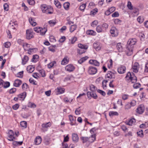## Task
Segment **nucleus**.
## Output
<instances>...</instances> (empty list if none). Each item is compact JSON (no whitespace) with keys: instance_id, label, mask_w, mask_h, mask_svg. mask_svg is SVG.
<instances>
[{"instance_id":"obj_1","label":"nucleus","mask_w":148,"mask_h":148,"mask_svg":"<svg viewBox=\"0 0 148 148\" xmlns=\"http://www.w3.org/2000/svg\"><path fill=\"white\" fill-rule=\"evenodd\" d=\"M137 42L136 38H130L128 41L126 53L128 56H130L132 54L134 45Z\"/></svg>"},{"instance_id":"obj_2","label":"nucleus","mask_w":148,"mask_h":148,"mask_svg":"<svg viewBox=\"0 0 148 148\" xmlns=\"http://www.w3.org/2000/svg\"><path fill=\"white\" fill-rule=\"evenodd\" d=\"M125 79L127 82H131L132 83H135L137 81V77L133 73H131L130 72H128L127 74Z\"/></svg>"},{"instance_id":"obj_3","label":"nucleus","mask_w":148,"mask_h":148,"mask_svg":"<svg viewBox=\"0 0 148 148\" xmlns=\"http://www.w3.org/2000/svg\"><path fill=\"white\" fill-rule=\"evenodd\" d=\"M41 9L42 12L46 14H51L53 11L51 7L45 4L41 6Z\"/></svg>"},{"instance_id":"obj_4","label":"nucleus","mask_w":148,"mask_h":148,"mask_svg":"<svg viewBox=\"0 0 148 148\" xmlns=\"http://www.w3.org/2000/svg\"><path fill=\"white\" fill-rule=\"evenodd\" d=\"M19 132H14L13 130H9L8 139L10 141H13L15 138V136H17Z\"/></svg>"},{"instance_id":"obj_5","label":"nucleus","mask_w":148,"mask_h":148,"mask_svg":"<svg viewBox=\"0 0 148 148\" xmlns=\"http://www.w3.org/2000/svg\"><path fill=\"white\" fill-rule=\"evenodd\" d=\"M96 130H90V132L91 134L93 133L92 134L91 136L88 138V142L90 144V143L93 142L96 140V134L95 132Z\"/></svg>"},{"instance_id":"obj_6","label":"nucleus","mask_w":148,"mask_h":148,"mask_svg":"<svg viewBox=\"0 0 148 148\" xmlns=\"http://www.w3.org/2000/svg\"><path fill=\"white\" fill-rule=\"evenodd\" d=\"M34 37V32L31 29H27L26 31V38L30 39Z\"/></svg>"},{"instance_id":"obj_7","label":"nucleus","mask_w":148,"mask_h":148,"mask_svg":"<svg viewBox=\"0 0 148 148\" xmlns=\"http://www.w3.org/2000/svg\"><path fill=\"white\" fill-rule=\"evenodd\" d=\"M140 65L138 62H135L133 64L132 69L133 71L135 73H137L139 69Z\"/></svg>"},{"instance_id":"obj_8","label":"nucleus","mask_w":148,"mask_h":148,"mask_svg":"<svg viewBox=\"0 0 148 148\" xmlns=\"http://www.w3.org/2000/svg\"><path fill=\"white\" fill-rule=\"evenodd\" d=\"M110 32L112 36L115 37L118 36V30L115 27H111Z\"/></svg>"},{"instance_id":"obj_9","label":"nucleus","mask_w":148,"mask_h":148,"mask_svg":"<svg viewBox=\"0 0 148 148\" xmlns=\"http://www.w3.org/2000/svg\"><path fill=\"white\" fill-rule=\"evenodd\" d=\"M136 110L137 113L139 114H142L144 111L145 107L143 105H140L138 106Z\"/></svg>"},{"instance_id":"obj_10","label":"nucleus","mask_w":148,"mask_h":148,"mask_svg":"<svg viewBox=\"0 0 148 148\" xmlns=\"http://www.w3.org/2000/svg\"><path fill=\"white\" fill-rule=\"evenodd\" d=\"M75 68L74 66L71 64L66 65L65 67V70L66 71L70 72L73 71L75 70Z\"/></svg>"},{"instance_id":"obj_11","label":"nucleus","mask_w":148,"mask_h":148,"mask_svg":"<svg viewBox=\"0 0 148 148\" xmlns=\"http://www.w3.org/2000/svg\"><path fill=\"white\" fill-rule=\"evenodd\" d=\"M97 71L96 68L92 66H90L88 70V73L90 75H94L96 73Z\"/></svg>"},{"instance_id":"obj_12","label":"nucleus","mask_w":148,"mask_h":148,"mask_svg":"<svg viewBox=\"0 0 148 148\" xmlns=\"http://www.w3.org/2000/svg\"><path fill=\"white\" fill-rule=\"evenodd\" d=\"M94 91L88 92L87 93V95L88 98H91V97L93 98L94 99H97V96Z\"/></svg>"},{"instance_id":"obj_13","label":"nucleus","mask_w":148,"mask_h":148,"mask_svg":"<svg viewBox=\"0 0 148 148\" xmlns=\"http://www.w3.org/2000/svg\"><path fill=\"white\" fill-rule=\"evenodd\" d=\"M126 69V67L125 66L121 65L118 68L117 71L119 74H123L125 72Z\"/></svg>"},{"instance_id":"obj_14","label":"nucleus","mask_w":148,"mask_h":148,"mask_svg":"<svg viewBox=\"0 0 148 148\" xmlns=\"http://www.w3.org/2000/svg\"><path fill=\"white\" fill-rule=\"evenodd\" d=\"M115 10V8L112 7L106 10L105 12V14L107 16L109 15L110 14L113 12Z\"/></svg>"},{"instance_id":"obj_15","label":"nucleus","mask_w":148,"mask_h":148,"mask_svg":"<svg viewBox=\"0 0 148 148\" xmlns=\"http://www.w3.org/2000/svg\"><path fill=\"white\" fill-rule=\"evenodd\" d=\"M106 78L111 79L115 78V74L111 71H108L106 76Z\"/></svg>"},{"instance_id":"obj_16","label":"nucleus","mask_w":148,"mask_h":148,"mask_svg":"<svg viewBox=\"0 0 148 148\" xmlns=\"http://www.w3.org/2000/svg\"><path fill=\"white\" fill-rule=\"evenodd\" d=\"M69 119L71 122L70 124L71 125H73L75 124V117H73L71 115L69 116Z\"/></svg>"},{"instance_id":"obj_17","label":"nucleus","mask_w":148,"mask_h":148,"mask_svg":"<svg viewBox=\"0 0 148 148\" xmlns=\"http://www.w3.org/2000/svg\"><path fill=\"white\" fill-rule=\"evenodd\" d=\"M135 122V120L134 118H132L129 119L128 121H126L125 123L127 125L131 126L134 124Z\"/></svg>"},{"instance_id":"obj_18","label":"nucleus","mask_w":148,"mask_h":148,"mask_svg":"<svg viewBox=\"0 0 148 148\" xmlns=\"http://www.w3.org/2000/svg\"><path fill=\"white\" fill-rule=\"evenodd\" d=\"M26 95V93L25 92H24L21 93V94L18 95V97L21 100H23L25 99Z\"/></svg>"},{"instance_id":"obj_19","label":"nucleus","mask_w":148,"mask_h":148,"mask_svg":"<svg viewBox=\"0 0 148 148\" xmlns=\"http://www.w3.org/2000/svg\"><path fill=\"white\" fill-rule=\"evenodd\" d=\"M22 81L19 79H16L14 83V85L16 87H19L22 83Z\"/></svg>"},{"instance_id":"obj_20","label":"nucleus","mask_w":148,"mask_h":148,"mask_svg":"<svg viewBox=\"0 0 148 148\" xmlns=\"http://www.w3.org/2000/svg\"><path fill=\"white\" fill-rule=\"evenodd\" d=\"M69 61V58L67 56H65L62 60L61 64L64 65L68 63Z\"/></svg>"},{"instance_id":"obj_21","label":"nucleus","mask_w":148,"mask_h":148,"mask_svg":"<svg viewBox=\"0 0 148 148\" xmlns=\"http://www.w3.org/2000/svg\"><path fill=\"white\" fill-rule=\"evenodd\" d=\"M42 141V138L39 136H37L34 140V143L36 145H38L40 144Z\"/></svg>"},{"instance_id":"obj_22","label":"nucleus","mask_w":148,"mask_h":148,"mask_svg":"<svg viewBox=\"0 0 148 148\" xmlns=\"http://www.w3.org/2000/svg\"><path fill=\"white\" fill-rule=\"evenodd\" d=\"M116 48L119 52H121L123 51V47L121 43L117 44Z\"/></svg>"},{"instance_id":"obj_23","label":"nucleus","mask_w":148,"mask_h":148,"mask_svg":"<svg viewBox=\"0 0 148 148\" xmlns=\"http://www.w3.org/2000/svg\"><path fill=\"white\" fill-rule=\"evenodd\" d=\"M89 63L95 66H99V62L96 60H90L89 61Z\"/></svg>"},{"instance_id":"obj_24","label":"nucleus","mask_w":148,"mask_h":148,"mask_svg":"<svg viewBox=\"0 0 148 148\" xmlns=\"http://www.w3.org/2000/svg\"><path fill=\"white\" fill-rule=\"evenodd\" d=\"M78 137L77 134H72V139L73 141L76 142L78 140Z\"/></svg>"},{"instance_id":"obj_25","label":"nucleus","mask_w":148,"mask_h":148,"mask_svg":"<svg viewBox=\"0 0 148 148\" xmlns=\"http://www.w3.org/2000/svg\"><path fill=\"white\" fill-rule=\"evenodd\" d=\"M29 58L27 56H25L22 59V64L23 65L25 64L28 61Z\"/></svg>"},{"instance_id":"obj_26","label":"nucleus","mask_w":148,"mask_h":148,"mask_svg":"<svg viewBox=\"0 0 148 148\" xmlns=\"http://www.w3.org/2000/svg\"><path fill=\"white\" fill-rule=\"evenodd\" d=\"M47 31V29L46 27H44L43 28H42L41 27L40 30V34L42 36L44 35Z\"/></svg>"},{"instance_id":"obj_27","label":"nucleus","mask_w":148,"mask_h":148,"mask_svg":"<svg viewBox=\"0 0 148 148\" xmlns=\"http://www.w3.org/2000/svg\"><path fill=\"white\" fill-rule=\"evenodd\" d=\"M27 71L29 73H32L34 70V67L32 66H29L27 68Z\"/></svg>"},{"instance_id":"obj_28","label":"nucleus","mask_w":148,"mask_h":148,"mask_svg":"<svg viewBox=\"0 0 148 148\" xmlns=\"http://www.w3.org/2000/svg\"><path fill=\"white\" fill-rule=\"evenodd\" d=\"M96 30L97 32L98 33L104 32L101 25H99L97 26L96 27Z\"/></svg>"},{"instance_id":"obj_29","label":"nucleus","mask_w":148,"mask_h":148,"mask_svg":"<svg viewBox=\"0 0 148 148\" xmlns=\"http://www.w3.org/2000/svg\"><path fill=\"white\" fill-rule=\"evenodd\" d=\"M81 139L82 140L83 143H86L89 145L90 144L88 142V138L87 137H81Z\"/></svg>"},{"instance_id":"obj_30","label":"nucleus","mask_w":148,"mask_h":148,"mask_svg":"<svg viewBox=\"0 0 148 148\" xmlns=\"http://www.w3.org/2000/svg\"><path fill=\"white\" fill-rule=\"evenodd\" d=\"M93 47L96 50H99L101 49L99 43L98 42L94 43L93 44Z\"/></svg>"},{"instance_id":"obj_31","label":"nucleus","mask_w":148,"mask_h":148,"mask_svg":"<svg viewBox=\"0 0 148 148\" xmlns=\"http://www.w3.org/2000/svg\"><path fill=\"white\" fill-rule=\"evenodd\" d=\"M22 46L25 50L27 51L29 49L30 45L27 43H23Z\"/></svg>"},{"instance_id":"obj_32","label":"nucleus","mask_w":148,"mask_h":148,"mask_svg":"<svg viewBox=\"0 0 148 148\" xmlns=\"http://www.w3.org/2000/svg\"><path fill=\"white\" fill-rule=\"evenodd\" d=\"M78 46L80 48L85 50L87 49L88 47V45H82L81 43L78 44Z\"/></svg>"},{"instance_id":"obj_33","label":"nucleus","mask_w":148,"mask_h":148,"mask_svg":"<svg viewBox=\"0 0 148 148\" xmlns=\"http://www.w3.org/2000/svg\"><path fill=\"white\" fill-rule=\"evenodd\" d=\"M64 88L60 87L58 88L57 89V92L58 94H61L64 92Z\"/></svg>"},{"instance_id":"obj_34","label":"nucleus","mask_w":148,"mask_h":148,"mask_svg":"<svg viewBox=\"0 0 148 148\" xmlns=\"http://www.w3.org/2000/svg\"><path fill=\"white\" fill-rule=\"evenodd\" d=\"M140 128L142 129H146L148 128V123H145L140 125L139 126Z\"/></svg>"},{"instance_id":"obj_35","label":"nucleus","mask_w":148,"mask_h":148,"mask_svg":"<svg viewBox=\"0 0 148 148\" xmlns=\"http://www.w3.org/2000/svg\"><path fill=\"white\" fill-rule=\"evenodd\" d=\"M42 127L44 128H47L48 127H50L51 126V123L50 122H49L45 124L43 123L42 124Z\"/></svg>"},{"instance_id":"obj_36","label":"nucleus","mask_w":148,"mask_h":148,"mask_svg":"<svg viewBox=\"0 0 148 148\" xmlns=\"http://www.w3.org/2000/svg\"><path fill=\"white\" fill-rule=\"evenodd\" d=\"M54 3L56 6L58 8H60L61 7V4L58 0H55Z\"/></svg>"},{"instance_id":"obj_37","label":"nucleus","mask_w":148,"mask_h":148,"mask_svg":"<svg viewBox=\"0 0 148 148\" xmlns=\"http://www.w3.org/2000/svg\"><path fill=\"white\" fill-rule=\"evenodd\" d=\"M29 20L30 23L32 26H35L36 25V22L34 21L32 18H29Z\"/></svg>"},{"instance_id":"obj_38","label":"nucleus","mask_w":148,"mask_h":148,"mask_svg":"<svg viewBox=\"0 0 148 148\" xmlns=\"http://www.w3.org/2000/svg\"><path fill=\"white\" fill-rule=\"evenodd\" d=\"M109 114L110 117H112L114 116L118 115L119 113L116 112L110 111L109 112Z\"/></svg>"},{"instance_id":"obj_39","label":"nucleus","mask_w":148,"mask_h":148,"mask_svg":"<svg viewBox=\"0 0 148 148\" xmlns=\"http://www.w3.org/2000/svg\"><path fill=\"white\" fill-rule=\"evenodd\" d=\"M88 57L87 56H86L85 57H83L80 59L78 61V62L80 64H82L88 58Z\"/></svg>"},{"instance_id":"obj_40","label":"nucleus","mask_w":148,"mask_h":148,"mask_svg":"<svg viewBox=\"0 0 148 148\" xmlns=\"http://www.w3.org/2000/svg\"><path fill=\"white\" fill-rule=\"evenodd\" d=\"M56 62L55 61H53L48 64V67L50 69L53 66H56Z\"/></svg>"},{"instance_id":"obj_41","label":"nucleus","mask_w":148,"mask_h":148,"mask_svg":"<svg viewBox=\"0 0 148 148\" xmlns=\"http://www.w3.org/2000/svg\"><path fill=\"white\" fill-rule=\"evenodd\" d=\"M27 106L31 108H34L36 107V106L34 103L29 102L28 103Z\"/></svg>"},{"instance_id":"obj_42","label":"nucleus","mask_w":148,"mask_h":148,"mask_svg":"<svg viewBox=\"0 0 148 148\" xmlns=\"http://www.w3.org/2000/svg\"><path fill=\"white\" fill-rule=\"evenodd\" d=\"M86 33L88 34L89 35L94 36L96 34V32L93 30H88Z\"/></svg>"},{"instance_id":"obj_43","label":"nucleus","mask_w":148,"mask_h":148,"mask_svg":"<svg viewBox=\"0 0 148 148\" xmlns=\"http://www.w3.org/2000/svg\"><path fill=\"white\" fill-rule=\"evenodd\" d=\"M77 27L76 25H71L70 27V31L71 32H73Z\"/></svg>"},{"instance_id":"obj_44","label":"nucleus","mask_w":148,"mask_h":148,"mask_svg":"<svg viewBox=\"0 0 148 148\" xmlns=\"http://www.w3.org/2000/svg\"><path fill=\"white\" fill-rule=\"evenodd\" d=\"M69 2H66L63 4V7L66 10H68L69 9Z\"/></svg>"},{"instance_id":"obj_45","label":"nucleus","mask_w":148,"mask_h":148,"mask_svg":"<svg viewBox=\"0 0 148 148\" xmlns=\"http://www.w3.org/2000/svg\"><path fill=\"white\" fill-rule=\"evenodd\" d=\"M39 58V56L37 55H33V58L32 60V61L33 62H36Z\"/></svg>"},{"instance_id":"obj_46","label":"nucleus","mask_w":148,"mask_h":148,"mask_svg":"<svg viewBox=\"0 0 148 148\" xmlns=\"http://www.w3.org/2000/svg\"><path fill=\"white\" fill-rule=\"evenodd\" d=\"M23 71H22L18 73L16 75V76L20 78H22L23 76Z\"/></svg>"},{"instance_id":"obj_47","label":"nucleus","mask_w":148,"mask_h":148,"mask_svg":"<svg viewBox=\"0 0 148 148\" xmlns=\"http://www.w3.org/2000/svg\"><path fill=\"white\" fill-rule=\"evenodd\" d=\"M22 89L24 90H25L28 88V85L26 83H23L22 86Z\"/></svg>"},{"instance_id":"obj_48","label":"nucleus","mask_w":148,"mask_h":148,"mask_svg":"<svg viewBox=\"0 0 148 148\" xmlns=\"http://www.w3.org/2000/svg\"><path fill=\"white\" fill-rule=\"evenodd\" d=\"M144 20V18L143 17L139 16L138 17L137 19L138 21L140 23H142L143 21Z\"/></svg>"},{"instance_id":"obj_49","label":"nucleus","mask_w":148,"mask_h":148,"mask_svg":"<svg viewBox=\"0 0 148 148\" xmlns=\"http://www.w3.org/2000/svg\"><path fill=\"white\" fill-rule=\"evenodd\" d=\"M101 25L104 32L108 28V25L106 23H103Z\"/></svg>"},{"instance_id":"obj_50","label":"nucleus","mask_w":148,"mask_h":148,"mask_svg":"<svg viewBox=\"0 0 148 148\" xmlns=\"http://www.w3.org/2000/svg\"><path fill=\"white\" fill-rule=\"evenodd\" d=\"M10 86V83L8 82H4L3 87L5 88H7L9 87Z\"/></svg>"},{"instance_id":"obj_51","label":"nucleus","mask_w":148,"mask_h":148,"mask_svg":"<svg viewBox=\"0 0 148 148\" xmlns=\"http://www.w3.org/2000/svg\"><path fill=\"white\" fill-rule=\"evenodd\" d=\"M20 125L22 127L25 128L27 127V122L24 121H21L20 123Z\"/></svg>"},{"instance_id":"obj_52","label":"nucleus","mask_w":148,"mask_h":148,"mask_svg":"<svg viewBox=\"0 0 148 148\" xmlns=\"http://www.w3.org/2000/svg\"><path fill=\"white\" fill-rule=\"evenodd\" d=\"M137 134L138 136L142 137L143 136V130H139L138 132H137Z\"/></svg>"},{"instance_id":"obj_53","label":"nucleus","mask_w":148,"mask_h":148,"mask_svg":"<svg viewBox=\"0 0 148 148\" xmlns=\"http://www.w3.org/2000/svg\"><path fill=\"white\" fill-rule=\"evenodd\" d=\"M127 7L129 8V9L130 10H132L133 9V6L131 2L130 1H129L128 2Z\"/></svg>"},{"instance_id":"obj_54","label":"nucleus","mask_w":148,"mask_h":148,"mask_svg":"<svg viewBox=\"0 0 148 148\" xmlns=\"http://www.w3.org/2000/svg\"><path fill=\"white\" fill-rule=\"evenodd\" d=\"M86 7V4H83L79 8V9L81 11H84Z\"/></svg>"},{"instance_id":"obj_55","label":"nucleus","mask_w":148,"mask_h":148,"mask_svg":"<svg viewBox=\"0 0 148 148\" xmlns=\"http://www.w3.org/2000/svg\"><path fill=\"white\" fill-rule=\"evenodd\" d=\"M39 73L41 76L42 77H44L45 76V71L43 70H40L39 71Z\"/></svg>"},{"instance_id":"obj_56","label":"nucleus","mask_w":148,"mask_h":148,"mask_svg":"<svg viewBox=\"0 0 148 148\" xmlns=\"http://www.w3.org/2000/svg\"><path fill=\"white\" fill-rule=\"evenodd\" d=\"M132 107L135 106L136 104V101L134 100H132L130 102H128Z\"/></svg>"},{"instance_id":"obj_57","label":"nucleus","mask_w":148,"mask_h":148,"mask_svg":"<svg viewBox=\"0 0 148 148\" xmlns=\"http://www.w3.org/2000/svg\"><path fill=\"white\" fill-rule=\"evenodd\" d=\"M98 24V22L97 21H93L91 24V25L93 27H96Z\"/></svg>"},{"instance_id":"obj_58","label":"nucleus","mask_w":148,"mask_h":148,"mask_svg":"<svg viewBox=\"0 0 148 148\" xmlns=\"http://www.w3.org/2000/svg\"><path fill=\"white\" fill-rule=\"evenodd\" d=\"M80 107H79L78 108H77L75 111V114L76 115L79 114L81 112V110L80 109Z\"/></svg>"},{"instance_id":"obj_59","label":"nucleus","mask_w":148,"mask_h":148,"mask_svg":"<svg viewBox=\"0 0 148 148\" xmlns=\"http://www.w3.org/2000/svg\"><path fill=\"white\" fill-rule=\"evenodd\" d=\"M77 38L76 37L74 36L72 38L71 40V44H73L77 40Z\"/></svg>"},{"instance_id":"obj_60","label":"nucleus","mask_w":148,"mask_h":148,"mask_svg":"<svg viewBox=\"0 0 148 148\" xmlns=\"http://www.w3.org/2000/svg\"><path fill=\"white\" fill-rule=\"evenodd\" d=\"M4 10L6 11L9 10V5L7 3H5L3 5Z\"/></svg>"},{"instance_id":"obj_61","label":"nucleus","mask_w":148,"mask_h":148,"mask_svg":"<svg viewBox=\"0 0 148 148\" xmlns=\"http://www.w3.org/2000/svg\"><path fill=\"white\" fill-rule=\"evenodd\" d=\"M119 16V14L118 12H115L113 13L112 15V17H118Z\"/></svg>"},{"instance_id":"obj_62","label":"nucleus","mask_w":148,"mask_h":148,"mask_svg":"<svg viewBox=\"0 0 148 148\" xmlns=\"http://www.w3.org/2000/svg\"><path fill=\"white\" fill-rule=\"evenodd\" d=\"M132 106L130 105L129 103H128L125 106V109L126 110H128L131 108Z\"/></svg>"},{"instance_id":"obj_63","label":"nucleus","mask_w":148,"mask_h":148,"mask_svg":"<svg viewBox=\"0 0 148 148\" xmlns=\"http://www.w3.org/2000/svg\"><path fill=\"white\" fill-rule=\"evenodd\" d=\"M97 92L100 93L103 96H105L106 95V93L105 92L100 90H98Z\"/></svg>"},{"instance_id":"obj_64","label":"nucleus","mask_w":148,"mask_h":148,"mask_svg":"<svg viewBox=\"0 0 148 148\" xmlns=\"http://www.w3.org/2000/svg\"><path fill=\"white\" fill-rule=\"evenodd\" d=\"M96 87L93 85H92L90 86V90L92 91H94L95 90Z\"/></svg>"}]
</instances>
